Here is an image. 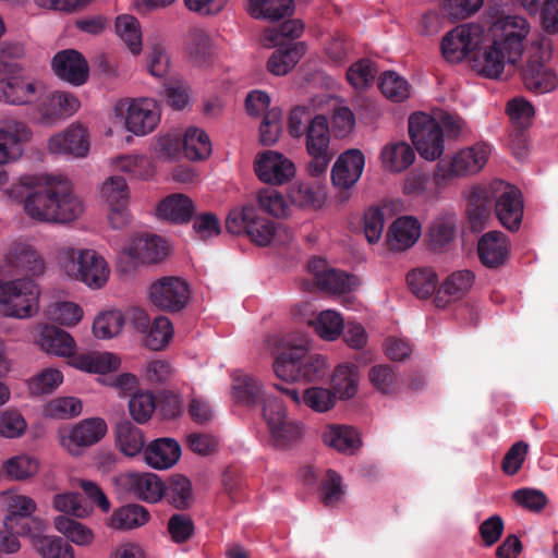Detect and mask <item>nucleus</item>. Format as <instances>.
I'll use <instances>...</instances> for the list:
<instances>
[{"mask_svg":"<svg viewBox=\"0 0 558 558\" xmlns=\"http://www.w3.org/2000/svg\"><path fill=\"white\" fill-rule=\"evenodd\" d=\"M10 198L23 202L28 217L38 221L66 223L83 213L82 202L66 182H51L43 174H26L7 190Z\"/></svg>","mask_w":558,"mask_h":558,"instance_id":"f257e3e1","label":"nucleus"},{"mask_svg":"<svg viewBox=\"0 0 558 558\" xmlns=\"http://www.w3.org/2000/svg\"><path fill=\"white\" fill-rule=\"evenodd\" d=\"M274 372L286 381H316L326 374V359L320 354L308 353L304 344L282 350L275 359Z\"/></svg>","mask_w":558,"mask_h":558,"instance_id":"f03ea898","label":"nucleus"},{"mask_svg":"<svg viewBox=\"0 0 558 558\" xmlns=\"http://www.w3.org/2000/svg\"><path fill=\"white\" fill-rule=\"evenodd\" d=\"M58 262L69 277L90 288H101L109 276L106 260L93 250L62 247L58 252Z\"/></svg>","mask_w":558,"mask_h":558,"instance_id":"7ed1b4c3","label":"nucleus"},{"mask_svg":"<svg viewBox=\"0 0 558 558\" xmlns=\"http://www.w3.org/2000/svg\"><path fill=\"white\" fill-rule=\"evenodd\" d=\"M39 288L29 278L3 281L0 278V304L7 316L28 318L38 312Z\"/></svg>","mask_w":558,"mask_h":558,"instance_id":"20e7f679","label":"nucleus"},{"mask_svg":"<svg viewBox=\"0 0 558 558\" xmlns=\"http://www.w3.org/2000/svg\"><path fill=\"white\" fill-rule=\"evenodd\" d=\"M227 230L232 234L245 233L258 246L268 245L275 236L276 225L258 214L254 204H246L241 209H233L226 220Z\"/></svg>","mask_w":558,"mask_h":558,"instance_id":"39448f33","label":"nucleus"},{"mask_svg":"<svg viewBox=\"0 0 558 558\" xmlns=\"http://www.w3.org/2000/svg\"><path fill=\"white\" fill-rule=\"evenodd\" d=\"M306 153L311 157L306 170L311 177L318 178L326 173L333 158L330 149V128L326 116L315 114L303 134Z\"/></svg>","mask_w":558,"mask_h":558,"instance_id":"423d86ee","label":"nucleus"},{"mask_svg":"<svg viewBox=\"0 0 558 558\" xmlns=\"http://www.w3.org/2000/svg\"><path fill=\"white\" fill-rule=\"evenodd\" d=\"M490 155V147L485 143L459 150L449 162L437 165L434 182L437 186L446 185L452 178L466 177L480 172Z\"/></svg>","mask_w":558,"mask_h":558,"instance_id":"0eeeda50","label":"nucleus"},{"mask_svg":"<svg viewBox=\"0 0 558 558\" xmlns=\"http://www.w3.org/2000/svg\"><path fill=\"white\" fill-rule=\"evenodd\" d=\"M409 135L422 158L436 160L442 155L445 150L442 129L429 114L412 113L409 118Z\"/></svg>","mask_w":558,"mask_h":558,"instance_id":"6e6552de","label":"nucleus"},{"mask_svg":"<svg viewBox=\"0 0 558 558\" xmlns=\"http://www.w3.org/2000/svg\"><path fill=\"white\" fill-rule=\"evenodd\" d=\"M0 99L12 105H25L39 96L40 84L25 75L19 63L0 59Z\"/></svg>","mask_w":558,"mask_h":558,"instance_id":"1a4fd4ad","label":"nucleus"},{"mask_svg":"<svg viewBox=\"0 0 558 558\" xmlns=\"http://www.w3.org/2000/svg\"><path fill=\"white\" fill-rule=\"evenodd\" d=\"M530 32V25L524 17L505 15L492 22L485 33L500 45L507 52V61L514 64L523 51V41Z\"/></svg>","mask_w":558,"mask_h":558,"instance_id":"9d476101","label":"nucleus"},{"mask_svg":"<svg viewBox=\"0 0 558 558\" xmlns=\"http://www.w3.org/2000/svg\"><path fill=\"white\" fill-rule=\"evenodd\" d=\"M484 40V26L468 23L456 26L448 32L441 40V53L451 63L462 61L481 46Z\"/></svg>","mask_w":558,"mask_h":558,"instance_id":"9b49d317","label":"nucleus"},{"mask_svg":"<svg viewBox=\"0 0 558 558\" xmlns=\"http://www.w3.org/2000/svg\"><path fill=\"white\" fill-rule=\"evenodd\" d=\"M263 417L267 423L275 445L279 448H284L296 441L302 435V426L287 420L286 409L277 397L265 399Z\"/></svg>","mask_w":558,"mask_h":558,"instance_id":"f8f14e48","label":"nucleus"},{"mask_svg":"<svg viewBox=\"0 0 558 558\" xmlns=\"http://www.w3.org/2000/svg\"><path fill=\"white\" fill-rule=\"evenodd\" d=\"M149 299L157 308L178 313L182 311L190 299V288L186 281L179 277H162L151 283Z\"/></svg>","mask_w":558,"mask_h":558,"instance_id":"ddd939ff","label":"nucleus"},{"mask_svg":"<svg viewBox=\"0 0 558 558\" xmlns=\"http://www.w3.org/2000/svg\"><path fill=\"white\" fill-rule=\"evenodd\" d=\"M364 166L365 158L359 149H349L338 157L331 169V181L339 189V202L344 203L349 199V190L361 178Z\"/></svg>","mask_w":558,"mask_h":558,"instance_id":"4468645a","label":"nucleus"},{"mask_svg":"<svg viewBox=\"0 0 558 558\" xmlns=\"http://www.w3.org/2000/svg\"><path fill=\"white\" fill-rule=\"evenodd\" d=\"M106 433L107 424L102 418H86L61 432V444L72 456H80L85 448L97 444Z\"/></svg>","mask_w":558,"mask_h":558,"instance_id":"2eb2a0df","label":"nucleus"},{"mask_svg":"<svg viewBox=\"0 0 558 558\" xmlns=\"http://www.w3.org/2000/svg\"><path fill=\"white\" fill-rule=\"evenodd\" d=\"M472 68L482 76L498 78L505 69L507 52L484 33V40L470 54Z\"/></svg>","mask_w":558,"mask_h":558,"instance_id":"dca6fc26","label":"nucleus"},{"mask_svg":"<svg viewBox=\"0 0 558 558\" xmlns=\"http://www.w3.org/2000/svg\"><path fill=\"white\" fill-rule=\"evenodd\" d=\"M254 170L260 181L272 185H281L295 174L294 163L272 150L263 153L255 160Z\"/></svg>","mask_w":558,"mask_h":558,"instance_id":"f3484780","label":"nucleus"},{"mask_svg":"<svg viewBox=\"0 0 558 558\" xmlns=\"http://www.w3.org/2000/svg\"><path fill=\"white\" fill-rule=\"evenodd\" d=\"M160 112L156 100L141 98L133 100L128 108L125 125L135 135H145L157 126Z\"/></svg>","mask_w":558,"mask_h":558,"instance_id":"a211bd4d","label":"nucleus"},{"mask_svg":"<svg viewBox=\"0 0 558 558\" xmlns=\"http://www.w3.org/2000/svg\"><path fill=\"white\" fill-rule=\"evenodd\" d=\"M56 75L72 85L80 86L87 81L88 64L81 52L74 49L59 51L51 61Z\"/></svg>","mask_w":558,"mask_h":558,"instance_id":"6ab92c4d","label":"nucleus"},{"mask_svg":"<svg viewBox=\"0 0 558 558\" xmlns=\"http://www.w3.org/2000/svg\"><path fill=\"white\" fill-rule=\"evenodd\" d=\"M510 243L508 236L501 231L484 233L477 243V255L487 268L497 269L504 266L509 257Z\"/></svg>","mask_w":558,"mask_h":558,"instance_id":"aec40b11","label":"nucleus"},{"mask_svg":"<svg viewBox=\"0 0 558 558\" xmlns=\"http://www.w3.org/2000/svg\"><path fill=\"white\" fill-rule=\"evenodd\" d=\"M308 270L314 276L316 286L326 292L342 294L349 292L354 284L355 278L347 272L333 268H327L325 260L313 258L308 263Z\"/></svg>","mask_w":558,"mask_h":558,"instance_id":"412c9836","label":"nucleus"},{"mask_svg":"<svg viewBox=\"0 0 558 558\" xmlns=\"http://www.w3.org/2000/svg\"><path fill=\"white\" fill-rule=\"evenodd\" d=\"M126 252L134 260L143 264H156L168 255L169 247L161 236L143 233L131 239Z\"/></svg>","mask_w":558,"mask_h":558,"instance_id":"4be33fe9","label":"nucleus"},{"mask_svg":"<svg viewBox=\"0 0 558 558\" xmlns=\"http://www.w3.org/2000/svg\"><path fill=\"white\" fill-rule=\"evenodd\" d=\"M5 264L14 272L32 276L45 271V262L38 252L28 243L14 242L5 254Z\"/></svg>","mask_w":558,"mask_h":558,"instance_id":"5701e85b","label":"nucleus"},{"mask_svg":"<svg viewBox=\"0 0 558 558\" xmlns=\"http://www.w3.org/2000/svg\"><path fill=\"white\" fill-rule=\"evenodd\" d=\"M121 485L134 497L157 502L163 496L165 484L154 473H128L120 478Z\"/></svg>","mask_w":558,"mask_h":558,"instance_id":"b1692460","label":"nucleus"},{"mask_svg":"<svg viewBox=\"0 0 558 558\" xmlns=\"http://www.w3.org/2000/svg\"><path fill=\"white\" fill-rule=\"evenodd\" d=\"M495 211L500 223L510 231L520 228L523 217V201L519 189L505 185L495 204Z\"/></svg>","mask_w":558,"mask_h":558,"instance_id":"393cba45","label":"nucleus"},{"mask_svg":"<svg viewBox=\"0 0 558 558\" xmlns=\"http://www.w3.org/2000/svg\"><path fill=\"white\" fill-rule=\"evenodd\" d=\"M31 135L24 122L9 121L0 128V165L17 159L23 153V143L27 142Z\"/></svg>","mask_w":558,"mask_h":558,"instance_id":"a878e982","label":"nucleus"},{"mask_svg":"<svg viewBox=\"0 0 558 558\" xmlns=\"http://www.w3.org/2000/svg\"><path fill=\"white\" fill-rule=\"evenodd\" d=\"M48 146L53 154L84 157L89 150L87 131L82 125H71L63 133L52 136Z\"/></svg>","mask_w":558,"mask_h":558,"instance_id":"bb28decb","label":"nucleus"},{"mask_svg":"<svg viewBox=\"0 0 558 558\" xmlns=\"http://www.w3.org/2000/svg\"><path fill=\"white\" fill-rule=\"evenodd\" d=\"M521 76L524 86L536 94L551 92L557 85L555 73L542 62L539 56L529 59L522 69Z\"/></svg>","mask_w":558,"mask_h":558,"instance_id":"cd10ccee","label":"nucleus"},{"mask_svg":"<svg viewBox=\"0 0 558 558\" xmlns=\"http://www.w3.org/2000/svg\"><path fill=\"white\" fill-rule=\"evenodd\" d=\"M421 235V226L413 217H400L389 227L386 243L391 251H404L414 245Z\"/></svg>","mask_w":558,"mask_h":558,"instance_id":"c85d7f7f","label":"nucleus"},{"mask_svg":"<svg viewBox=\"0 0 558 558\" xmlns=\"http://www.w3.org/2000/svg\"><path fill=\"white\" fill-rule=\"evenodd\" d=\"M148 465L158 470H166L178 462L181 456L179 442L172 438L154 440L144 451Z\"/></svg>","mask_w":558,"mask_h":558,"instance_id":"c756f323","label":"nucleus"},{"mask_svg":"<svg viewBox=\"0 0 558 558\" xmlns=\"http://www.w3.org/2000/svg\"><path fill=\"white\" fill-rule=\"evenodd\" d=\"M194 211L192 199L183 194H171L157 206L159 218L180 225L189 222Z\"/></svg>","mask_w":558,"mask_h":558,"instance_id":"7c9ffc66","label":"nucleus"},{"mask_svg":"<svg viewBox=\"0 0 558 558\" xmlns=\"http://www.w3.org/2000/svg\"><path fill=\"white\" fill-rule=\"evenodd\" d=\"M39 344L49 354L71 357L74 355V339L69 332L56 326L47 325L43 328Z\"/></svg>","mask_w":558,"mask_h":558,"instance_id":"2f4dec72","label":"nucleus"},{"mask_svg":"<svg viewBox=\"0 0 558 558\" xmlns=\"http://www.w3.org/2000/svg\"><path fill=\"white\" fill-rule=\"evenodd\" d=\"M415 153L407 142L385 145L380 151L383 167L390 172H402L414 161Z\"/></svg>","mask_w":558,"mask_h":558,"instance_id":"473e14b6","label":"nucleus"},{"mask_svg":"<svg viewBox=\"0 0 558 558\" xmlns=\"http://www.w3.org/2000/svg\"><path fill=\"white\" fill-rule=\"evenodd\" d=\"M71 364L84 372L106 374L116 371L120 366V360L109 352H89L73 355Z\"/></svg>","mask_w":558,"mask_h":558,"instance_id":"72a5a7b5","label":"nucleus"},{"mask_svg":"<svg viewBox=\"0 0 558 558\" xmlns=\"http://www.w3.org/2000/svg\"><path fill=\"white\" fill-rule=\"evenodd\" d=\"M325 445L337 451L353 454L361 446L359 433L351 426L331 425L323 433Z\"/></svg>","mask_w":558,"mask_h":558,"instance_id":"f704fd0d","label":"nucleus"},{"mask_svg":"<svg viewBox=\"0 0 558 558\" xmlns=\"http://www.w3.org/2000/svg\"><path fill=\"white\" fill-rule=\"evenodd\" d=\"M234 397L238 402H241L247 407L262 405L264 409V401L272 395L264 391L263 385L257 378L251 375H242L236 378V383L233 386Z\"/></svg>","mask_w":558,"mask_h":558,"instance_id":"c9c22d12","label":"nucleus"},{"mask_svg":"<svg viewBox=\"0 0 558 558\" xmlns=\"http://www.w3.org/2000/svg\"><path fill=\"white\" fill-rule=\"evenodd\" d=\"M475 275L473 271L464 269L452 272L447 277L444 283L440 286L438 290V294L436 296V305L444 306L441 304L440 294H445L449 296V300H460L462 299L472 288L474 283Z\"/></svg>","mask_w":558,"mask_h":558,"instance_id":"e433bc0d","label":"nucleus"},{"mask_svg":"<svg viewBox=\"0 0 558 558\" xmlns=\"http://www.w3.org/2000/svg\"><path fill=\"white\" fill-rule=\"evenodd\" d=\"M293 0H248V13L254 19L277 21L292 15Z\"/></svg>","mask_w":558,"mask_h":558,"instance_id":"4c0bfd02","label":"nucleus"},{"mask_svg":"<svg viewBox=\"0 0 558 558\" xmlns=\"http://www.w3.org/2000/svg\"><path fill=\"white\" fill-rule=\"evenodd\" d=\"M303 53L304 45L301 43L287 47L279 46L268 59L267 69L275 75H286L295 66Z\"/></svg>","mask_w":558,"mask_h":558,"instance_id":"58836bf2","label":"nucleus"},{"mask_svg":"<svg viewBox=\"0 0 558 558\" xmlns=\"http://www.w3.org/2000/svg\"><path fill=\"white\" fill-rule=\"evenodd\" d=\"M150 515L148 510L137 504H130L116 510L110 519V525L118 530H131L144 525Z\"/></svg>","mask_w":558,"mask_h":558,"instance_id":"ea45409f","label":"nucleus"},{"mask_svg":"<svg viewBox=\"0 0 558 558\" xmlns=\"http://www.w3.org/2000/svg\"><path fill=\"white\" fill-rule=\"evenodd\" d=\"M183 154L190 160H203L211 154V143L207 133L192 126L183 136Z\"/></svg>","mask_w":558,"mask_h":558,"instance_id":"a19ab883","label":"nucleus"},{"mask_svg":"<svg viewBox=\"0 0 558 558\" xmlns=\"http://www.w3.org/2000/svg\"><path fill=\"white\" fill-rule=\"evenodd\" d=\"M117 442L125 456L133 457L140 453L145 445L144 434L141 428L130 421L120 422L116 429Z\"/></svg>","mask_w":558,"mask_h":558,"instance_id":"79ce46f5","label":"nucleus"},{"mask_svg":"<svg viewBox=\"0 0 558 558\" xmlns=\"http://www.w3.org/2000/svg\"><path fill=\"white\" fill-rule=\"evenodd\" d=\"M288 197L292 204L302 208H318L324 202L320 185L312 182H298L292 184L289 187Z\"/></svg>","mask_w":558,"mask_h":558,"instance_id":"37998d69","label":"nucleus"},{"mask_svg":"<svg viewBox=\"0 0 558 558\" xmlns=\"http://www.w3.org/2000/svg\"><path fill=\"white\" fill-rule=\"evenodd\" d=\"M163 496L177 509L184 510L193 502L191 481L183 475H174L165 485Z\"/></svg>","mask_w":558,"mask_h":558,"instance_id":"c03bdc74","label":"nucleus"},{"mask_svg":"<svg viewBox=\"0 0 558 558\" xmlns=\"http://www.w3.org/2000/svg\"><path fill=\"white\" fill-rule=\"evenodd\" d=\"M359 371L353 364L339 365L332 375L331 386L341 399L352 398L357 390Z\"/></svg>","mask_w":558,"mask_h":558,"instance_id":"a18cd8bd","label":"nucleus"},{"mask_svg":"<svg viewBox=\"0 0 558 558\" xmlns=\"http://www.w3.org/2000/svg\"><path fill=\"white\" fill-rule=\"evenodd\" d=\"M410 290L420 299H427L434 294L438 284L436 272L432 268H416L407 276Z\"/></svg>","mask_w":558,"mask_h":558,"instance_id":"49530a36","label":"nucleus"},{"mask_svg":"<svg viewBox=\"0 0 558 558\" xmlns=\"http://www.w3.org/2000/svg\"><path fill=\"white\" fill-rule=\"evenodd\" d=\"M3 472L11 480L24 481L33 477L39 470V462L35 457L19 454L3 462Z\"/></svg>","mask_w":558,"mask_h":558,"instance_id":"de8ad7c7","label":"nucleus"},{"mask_svg":"<svg viewBox=\"0 0 558 558\" xmlns=\"http://www.w3.org/2000/svg\"><path fill=\"white\" fill-rule=\"evenodd\" d=\"M116 32L134 54L141 52L142 35L137 19L128 14L118 16Z\"/></svg>","mask_w":558,"mask_h":558,"instance_id":"09e8293b","label":"nucleus"},{"mask_svg":"<svg viewBox=\"0 0 558 558\" xmlns=\"http://www.w3.org/2000/svg\"><path fill=\"white\" fill-rule=\"evenodd\" d=\"M316 333L324 340L332 341L337 339L343 329V318L339 313L327 310L318 314L312 322Z\"/></svg>","mask_w":558,"mask_h":558,"instance_id":"8fccbe9b","label":"nucleus"},{"mask_svg":"<svg viewBox=\"0 0 558 558\" xmlns=\"http://www.w3.org/2000/svg\"><path fill=\"white\" fill-rule=\"evenodd\" d=\"M36 509L35 501L23 495H13L8 498V514L4 519V525L8 530H13L20 520L28 518Z\"/></svg>","mask_w":558,"mask_h":558,"instance_id":"3c124183","label":"nucleus"},{"mask_svg":"<svg viewBox=\"0 0 558 558\" xmlns=\"http://www.w3.org/2000/svg\"><path fill=\"white\" fill-rule=\"evenodd\" d=\"M54 526L60 533L77 545H88L94 538L92 530L65 515H58L54 519Z\"/></svg>","mask_w":558,"mask_h":558,"instance_id":"603ef678","label":"nucleus"},{"mask_svg":"<svg viewBox=\"0 0 558 558\" xmlns=\"http://www.w3.org/2000/svg\"><path fill=\"white\" fill-rule=\"evenodd\" d=\"M187 49L190 57L197 64L207 63L213 56L211 40L208 34L201 28H194L190 32Z\"/></svg>","mask_w":558,"mask_h":558,"instance_id":"864d4df0","label":"nucleus"},{"mask_svg":"<svg viewBox=\"0 0 558 558\" xmlns=\"http://www.w3.org/2000/svg\"><path fill=\"white\" fill-rule=\"evenodd\" d=\"M145 343L151 350H160L169 343L173 336V326L166 316H157L148 331Z\"/></svg>","mask_w":558,"mask_h":558,"instance_id":"5fc2aeb1","label":"nucleus"},{"mask_svg":"<svg viewBox=\"0 0 558 558\" xmlns=\"http://www.w3.org/2000/svg\"><path fill=\"white\" fill-rule=\"evenodd\" d=\"M379 88L388 99L401 102L410 96L409 83L396 72H385L379 82Z\"/></svg>","mask_w":558,"mask_h":558,"instance_id":"6e6d98bb","label":"nucleus"},{"mask_svg":"<svg viewBox=\"0 0 558 558\" xmlns=\"http://www.w3.org/2000/svg\"><path fill=\"white\" fill-rule=\"evenodd\" d=\"M35 546L44 558H74L72 546L61 537L41 536Z\"/></svg>","mask_w":558,"mask_h":558,"instance_id":"4d7b16f0","label":"nucleus"},{"mask_svg":"<svg viewBox=\"0 0 558 558\" xmlns=\"http://www.w3.org/2000/svg\"><path fill=\"white\" fill-rule=\"evenodd\" d=\"M122 325L123 316L120 312H106L95 318L93 332L96 338L110 339L120 332Z\"/></svg>","mask_w":558,"mask_h":558,"instance_id":"13d9d810","label":"nucleus"},{"mask_svg":"<svg viewBox=\"0 0 558 558\" xmlns=\"http://www.w3.org/2000/svg\"><path fill=\"white\" fill-rule=\"evenodd\" d=\"M54 508L65 514L76 518H85L92 512V507L84 502L77 493L59 494L53 499Z\"/></svg>","mask_w":558,"mask_h":558,"instance_id":"bf43d9fd","label":"nucleus"},{"mask_svg":"<svg viewBox=\"0 0 558 558\" xmlns=\"http://www.w3.org/2000/svg\"><path fill=\"white\" fill-rule=\"evenodd\" d=\"M302 402L315 412H327L336 402V395L323 387H311L304 390Z\"/></svg>","mask_w":558,"mask_h":558,"instance_id":"052dcab7","label":"nucleus"},{"mask_svg":"<svg viewBox=\"0 0 558 558\" xmlns=\"http://www.w3.org/2000/svg\"><path fill=\"white\" fill-rule=\"evenodd\" d=\"M63 381V375L56 368H46L31 379L28 387L34 396L53 392Z\"/></svg>","mask_w":558,"mask_h":558,"instance_id":"680f3d73","label":"nucleus"},{"mask_svg":"<svg viewBox=\"0 0 558 558\" xmlns=\"http://www.w3.org/2000/svg\"><path fill=\"white\" fill-rule=\"evenodd\" d=\"M157 408L156 399L151 392H136L129 401L132 417L140 424L146 423Z\"/></svg>","mask_w":558,"mask_h":558,"instance_id":"e2e57ef3","label":"nucleus"},{"mask_svg":"<svg viewBox=\"0 0 558 558\" xmlns=\"http://www.w3.org/2000/svg\"><path fill=\"white\" fill-rule=\"evenodd\" d=\"M387 206L369 207L364 214V233L369 243H377L385 227Z\"/></svg>","mask_w":558,"mask_h":558,"instance_id":"0e129e2a","label":"nucleus"},{"mask_svg":"<svg viewBox=\"0 0 558 558\" xmlns=\"http://www.w3.org/2000/svg\"><path fill=\"white\" fill-rule=\"evenodd\" d=\"M82 412V402L74 397H59L51 400L45 408V414L52 418H69Z\"/></svg>","mask_w":558,"mask_h":558,"instance_id":"69168bd1","label":"nucleus"},{"mask_svg":"<svg viewBox=\"0 0 558 558\" xmlns=\"http://www.w3.org/2000/svg\"><path fill=\"white\" fill-rule=\"evenodd\" d=\"M101 195L109 207L128 204L129 187L123 177L113 175L104 182Z\"/></svg>","mask_w":558,"mask_h":558,"instance_id":"338daca9","label":"nucleus"},{"mask_svg":"<svg viewBox=\"0 0 558 558\" xmlns=\"http://www.w3.org/2000/svg\"><path fill=\"white\" fill-rule=\"evenodd\" d=\"M281 110L272 108L266 111L259 126V138L263 145H274L281 133Z\"/></svg>","mask_w":558,"mask_h":558,"instance_id":"774afa93","label":"nucleus"}]
</instances>
